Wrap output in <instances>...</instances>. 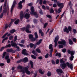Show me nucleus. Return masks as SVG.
Listing matches in <instances>:
<instances>
[{
  "label": "nucleus",
  "instance_id": "obj_19",
  "mask_svg": "<svg viewBox=\"0 0 77 77\" xmlns=\"http://www.w3.org/2000/svg\"><path fill=\"white\" fill-rule=\"evenodd\" d=\"M25 17L26 18V19H28V18L30 17V14L26 13L25 15Z\"/></svg>",
  "mask_w": 77,
  "mask_h": 77
},
{
  "label": "nucleus",
  "instance_id": "obj_40",
  "mask_svg": "<svg viewBox=\"0 0 77 77\" xmlns=\"http://www.w3.org/2000/svg\"><path fill=\"white\" fill-rule=\"evenodd\" d=\"M69 5L70 6L71 9H72V4H71V2H69Z\"/></svg>",
  "mask_w": 77,
  "mask_h": 77
},
{
  "label": "nucleus",
  "instance_id": "obj_60",
  "mask_svg": "<svg viewBox=\"0 0 77 77\" xmlns=\"http://www.w3.org/2000/svg\"><path fill=\"white\" fill-rule=\"evenodd\" d=\"M32 41H35L36 40V39L35 38H33V37L31 38Z\"/></svg>",
  "mask_w": 77,
  "mask_h": 77
},
{
  "label": "nucleus",
  "instance_id": "obj_5",
  "mask_svg": "<svg viewBox=\"0 0 77 77\" xmlns=\"http://www.w3.org/2000/svg\"><path fill=\"white\" fill-rule=\"evenodd\" d=\"M30 27V26L29 25H27L26 28H25L24 27L22 28V29L23 31H24V30L26 29V31L27 33H31V31H29V29Z\"/></svg>",
  "mask_w": 77,
  "mask_h": 77
},
{
  "label": "nucleus",
  "instance_id": "obj_3",
  "mask_svg": "<svg viewBox=\"0 0 77 77\" xmlns=\"http://www.w3.org/2000/svg\"><path fill=\"white\" fill-rule=\"evenodd\" d=\"M31 12H30V14L31 15H35V17L36 18H38V15L35 12V10L34 9V7L32 6L31 7Z\"/></svg>",
  "mask_w": 77,
  "mask_h": 77
},
{
  "label": "nucleus",
  "instance_id": "obj_25",
  "mask_svg": "<svg viewBox=\"0 0 77 77\" xmlns=\"http://www.w3.org/2000/svg\"><path fill=\"white\" fill-rule=\"evenodd\" d=\"M48 76L50 77L51 75V73L50 72H48L47 73Z\"/></svg>",
  "mask_w": 77,
  "mask_h": 77
},
{
  "label": "nucleus",
  "instance_id": "obj_32",
  "mask_svg": "<svg viewBox=\"0 0 77 77\" xmlns=\"http://www.w3.org/2000/svg\"><path fill=\"white\" fill-rule=\"evenodd\" d=\"M14 39V36L12 35L10 36L9 37V39L10 40H12Z\"/></svg>",
  "mask_w": 77,
  "mask_h": 77
},
{
  "label": "nucleus",
  "instance_id": "obj_44",
  "mask_svg": "<svg viewBox=\"0 0 77 77\" xmlns=\"http://www.w3.org/2000/svg\"><path fill=\"white\" fill-rule=\"evenodd\" d=\"M68 30L69 32H71V29H72V28L71 27V26H69L68 27Z\"/></svg>",
  "mask_w": 77,
  "mask_h": 77
},
{
  "label": "nucleus",
  "instance_id": "obj_28",
  "mask_svg": "<svg viewBox=\"0 0 77 77\" xmlns=\"http://www.w3.org/2000/svg\"><path fill=\"white\" fill-rule=\"evenodd\" d=\"M11 47V44H9L8 45H6L5 46V48H10Z\"/></svg>",
  "mask_w": 77,
  "mask_h": 77
},
{
  "label": "nucleus",
  "instance_id": "obj_55",
  "mask_svg": "<svg viewBox=\"0 0 77 77\" xmlns=\"http://www.w3.org/2000/svg\"><path fill=\"white\" fill-rule=\"evenodd\" d=\"M65 12H64L63 14H62L61 17L60 18V19L62 18V17H63V15H64V14H65Z\"/></svg>",
  "mask_w": 77,
  "mask_h": 77
},
{
  "label": "nucleus",
  "instance_id": "obj_45",
  "mask_svg": "<svg viewBox=\"0 0 77 77\" xmlns=\"http://www.w3.org/2000/svg\"><path fill=\"white\" fill-rule=\"evenodd\" d=\"M10 62H11L10 59H8L7 60V63H10Z\"/></svg>",
  "mask_w": 77,
  "mask_h": 77
},
{
  "label": "nucleus",
  "instance_id": "obj_21",
  "mask_svg": "<svg viewBox=\"0 0 77 77\" xmlns=\"http://www.w3.org/2000/svg\"><path fill=\"white\" fill-rule=\"evenodd\" d=\"M64 32H65L66 33H69V31L68 30V28H65L64 29Z\"/></svg>",
  "mask_w": 77,
  "mask_h": 77
},
{
  "label": "nucleus",
  "instance_id": "obj_17",
  "mask_svg": "<svg viewBox=\"0 0 77 77\" xmlns=\"http://www.w3.org/2000/svg\"><path fill=\"white\" fill-rule=\"evenodd\" d=\"M22 53L24 55H28V54H27L26 53V49H24L23 50L22 52Z\"/></svg>",
  "mask_w": 77,
  "mask_h": 77
},
{
  "label": "nucleus",
  "instance_id": "obj_10",
  "mask_svg": "<svg viewBox=\"0 0 77 77\" xmlns=\"http://www.w3.org/2000/svg\"><path fill=\"white\" fill-rule=\"evenodd\" d=\"M42 41V39H40L38 42H37L36 43L35 45V46H34V49L36 47V45H40L41 44V42Z\"/></svg>",
  "mask_w": 77,
  "mask_h": 77
},
{
  "label": "nucleus",
  "instance_id": "obj_38",
  "mask_svg": "<svg viewBox=\"0 0 77 77\" xmlns=\"http://www.w3.org/2000/svg\"><path fill=\"white\" fill-rule=\"evenodd\" d=\"M7 35H8V33L7 32L2 37V38H5V37H6V36Z\"/></svg>",
  "mask_w": 77,
  "mask_h": 77
},
{
  "label": "nucleus",
  "instance_id": "obj_41",
  "mask_svg": "<svg viewBox=\"0 0 77 77\" xmlns=\"http://www.w3.org/2000/svg\"><path fill=\"white\" fill-rule=\"evenodd\" d=\"M59 48H63V46L62 45H59Z\"/></svg>",
  "mask_w": 77,
  "mask_h": 77
},
{
  "label": "nucleus",
  "instance_id": "obj_14",
  "mask_svg": "<svg viewBox=\"0 0 77 77\" xmlns=\"http://www.w3.org/2000/svg\"><path fill=\"white\" fill-rule=\"evenodd\" d=\"M56 71L58 74H59V73H60V74H62V73L63 72V71L61 69H57Z\"/></svg>",
  "mask_w": 77,
  "mask_h": 77
},
{
  "label": "nucleus",
  "instance_id": "obj_29",
  "mask_svg": "<svg viewBox=\"0 0 77 77\" xmlns=\"http://www.w3.org/2000/svg\"><path fill=\"white\" fill-rule=\"evenodd\" d=\"M15 32V30L14 29H13L10 31V32L11 33H14V32Z\"/></svg>",
  "mask_w": 77,
  "mask_h": 77
},
{
  "label": "nucleus",
  "instance_id": "obj_47",
  "mask_svg": "<svg viewBox=\"0 0 77 77\" xmlns=\"http://www.w3.org/2000/svg\"><path fill=\"white\" fill-rule=\"evenodd\" d=\"M54 12V10L53 9L51 8V11H50V13L51 14H52Z\"/></svg>",
  "mask_w": 77,
  "mask_h": 77
},
{
  "label": "nucleus",
  "instance_id": "obj_59",
  "mask_svg": "<svg viewBox=\"0 0 77 77\" xmlns=\"http://www.w3.org/2000/svg\"><path fill=\"white\" fill-rule=\"evenodd\" d=\"M46 16L48 18H51V17L50 15H47Z\"/></svg>",
  "mask_w": 77,
  "mask_h": 77
},
{
  "label": "nucleus",
  "instance_id": "obj_13",
  "mask_svg": "<svg viewBox=\"0 0 77 77\" xmlns=\"http://www.w3.org/2000/svg\"><path fill=\"white\" fill-rule=\"evenodd\" d=\"M24 17V14H23V11H21L20 12V18L21 20H22L23 18Z\"/></svg>",
  "mask_w": 77,
  "mask_h": 77
},
{
  "label": "nucleus",
  "instance_id": "obj_53",
  "mask_svg": "<svg viewBox=\"0 0 77 77\" xmlns=\"http://www.w3.org/2000/svg\"><path fill=\"white\" fill-rule=\"evenodd\" d=\"M48 25V23H45L44 24V28H45L46 27H47V26Z\"/></svg>",
  "mask_w": 77,
  "mask_h": 77
},
{
  "label": "nucleus",
  "instance_id": "obj_49",
  "mask_svg": "<svg viewBox=\"0 0 77 77\" xmlns=\"http://www.w3.org/2000/svg\"><path fill=\"white\" fill-rule=\"evenodd\" d=\"M53 30H54V29H52L50 32L49 33V35H50L52 33H53Z\"/></svg>",
  "mask_w": 77,
  "mask_h": 77
},
{
  "label": "nucleus",
  "instance_id": "obj_18",
  "mask_svg": "<svg viewBox=\"0 0 77 77\" xmlns=\"http://www.w3.org/2000/svg\"><path fill=\"white\" fill-rule=\"evenodd\" d=\"M49 49H50L51 50L50 51H53V45L51 44H50L49 46Z\"/></svg>",
  "mask_w": 77,
  "mask_h": 77
},
{
  "label": "nucleus",
  "instance_id": "obj_2",
  "mask_svg": "<svg viewBox=\"0 0 77 77\" xmlns=\"http://www.w3.org/2000/svg\"><path fill=\"white\" fill-rule=\"evenodd\" d=\"M67 52L69 54H71V57H69L70 60H73L74 59V54L75 53V51H71L69 50H68Z\"/></svg>",
  "mask_w": 77,
  "mask_h": 77
},
{
  "label": "nucleus",
  "instance_id": "obj_43",
  "mask_svg": "<svg viewBox=\"0 0 77 77\" xmlns=\"http://www.w3.org/2000/svg\"><path fill=\"white\" fill-rule=\"evenodd\" d=\"M31 57L32 58V59H36V57L35 55H31Z\"/></svg>",
  "mask_w": 77,
  "mask_h": 77
},
{
  "label": "nucleus",
  "instance_id": "obj_27",
  "mask_svg": "<svg viewBox=\"0 0 77 77\" xmlns=\"http://www.w3.org/2000/svg\"><path fill=\"white\" fill-rule=\"evenodd\" d=\"M38 71L41 74H44V72H42V70L41 69H39L38 70Z\"/></svg>",
  "mask_w": 77,
  "mask_h": 77
},
{
  "label": "nucleus",
  "instance_id": "obj_56",
  "mask_svg": "<svg viewBox=\"0 0 77 77\" xmlns=\"http://www.w3.org/2000/svg\"><path fill=\"white\" fill-rule=\"evenodd\" d=\"M59 60L57 59L56 61V64H58V63H59Z\"/></svg>",
  "mask_w": 77,
  "mask_h": 77
},
{
  "label": "nucleus",
  "instance_id": "obj_12",
  "mask_svg": "<svg viewBox=\"0 0 77 77\" xmlns=\"http://www.w3.org/2000/svg\"><path fill=\"white\" fill-rule=\"evenodd\" d=\"M15 3H16V2H15V1L14 2L12 5L11 6V13H12V11H13V9H14V8L15 7Z\"/></svg>",
  "mask_w": 77,
  "mask_h": 77
},
{
  "label": "nucleus",
  "instance_id": "obj_35",
  "mask_svg": "<svg viewBox=\"0 0 77 77\" xmlns=\"http://www.w3.org/2000/svg\"><path fill=\"white\" fill-rule=\"evenodd\" d=\"M8 39V38L7 37H5V38L3 39L2 41V43H4V42L5 41V40H7Z\"/></svg>",
  "mask_w": 77,
  "mask_h": 77
},
{
  "label": "nucleus",
  "instance_id": "obj_39",
  "mask_svg": "<svg viewBox=\"0 0 77 77\" xmlns=\"http://www.w3.org/2000/svg\"><path fill=\"white\" fill-rule=\"evenodd\" d=\"M49 55V54H48V53L47 54H46L45 56V59H47V58H48V57Z\"/></svg>",
  "mask_w": 77,
  "mask_h": 77
},
{
  "label": "nucleus",
  "instance_id": "obj_6",
  "mask_svg": "<svg viewBox=\"0 0 77 77\" xmlns=\"http://www.w3.org/2000/svg\"><path fill=\"white\" fill-rule=\"evenodd\" d=\"M59 36H57L55 38L54 41V42H55V47H56L57 45V42L58 40H59Z\"/></svg>",
  "mask_w": 77,
  "mask_h": 77
},
{
  "label": "nucleus",
  "instance_id": "obj_4",
  "mask_svg": "<svg viewBox=\"0 0 77 77\" xmlns=\"http://www.w3.org/2000/svg\"><path fill=\"white\" fill-rule=\"evenodd\" d=\"M60 63H63L60 64V66L62 69H64L66 66V63H65V61L63 60L62 59L60 60Z\"/></svg>",
  "mask_w": 77,
  "mask_h": 77
},
{
  "label": "nucleus",
  "instance_id": "obj_16",
  "mask_svg": "<svg viewBox=\"0 0 77 77\" xmlns=\"http://www.w3.org/2000/svg\"><path fill=\"white\" fill-rule=\"evenodd\" d=\"M22 62L24 63H26L28 61V59L26 57L24 58L23 59H22Z\"/></svg>",
  "mask_w": 77,
  "mask_h": 77
},
{
  "label": "nucleus",
  "instance_id": "obj_42",
  "mask_svg": "<svg viewBox=\"0 0 77 77\" xmlns=\"http://www.w3.org/2000/svg\"><path fill=\"white\" fill-rule=\"evenodd\" d=\"M22 66L20 65L18 66H17V68L19 69H22Z\"/></svg>",
  "mask_w": 77,
  "mask_h": 77
},
{
  "label": "nucleus",
  "instance_id": "obj_64",
  "mask_svg": "<svg viewBox=\"0 0 77 77\" xmlns=\"http://www.w3.org/2000/svg\"><path fill=\"white\" fill-rule=\"evenodd\" d=\"M52 64H54L56 63V62H55V61H54V60H52Z\"/></svg>",
  "mask_w": 77,
  "mask_h": 77
},
{
  "label": "nucleus",
  "instance_id": "obj_30",
  "mask_svg": "<svg viewBox=\"0 0 77 77\" xmlns=\"http://www.w3.org/2000/svg\"><path fill=\"white\" fill-rule=\"evenodd\" d=\"M34 34L35 38H38V34L37 33V32H35Z\"/></svg>",
  "mask_w": 77,
  "mask_h": 77
},
{
  "label": "nucleus",
  "instance_id": "obj_51",
  "mask_svg": "<svg viewBox=\"0 0 77 77\" xmlns=\"http://www.w3.org/2000/svg\"><path fill=\"white\" fill-rule=\"evenodd\" d=\"M17 40V36H15L14 37V42H15Z\"/></svg>",
  "mask_w": 77,
  "mask_h": 77
},
{
  "label": "nucleus",
  "instance_id": "obj_8",
  "mask_svg": "<svg viewBox=\"0 0 77 77\" xmlns=\"http://www.w3.org/2000/svg\"><path fill=\"white\" fill-rule=\"evenodd\" d=\"M22 1H20L19 3L18 4L19 6L18 7L20 9H21L23 8V5L21 4L22 3L24 2V0H22Z\"/></svg>",
  "mask_w": 77,
  "mask_h": 77
},
{
  "label": "nucleus",
  "instance_id": "obj_7",
  "mask_svg": "<svg viewBox=\"0 0 77 77\" xmlns=\"http://www.w3.org/2000/svg\"><path fill=\"white\" fill-rule=\"evenodd\" d=\"M61 42L59 41L58 42V43L59 44H63L64 45H66V42L64 40L61 39Z\"/></svg>",
  "mask_w": 77,
  "mask_h": 77
},
{
  "label": "nucleus",
  "instance_id": "obj_23",
  "mask_svg": "<svg viewBox=\"0 0 77 77\" xmlns=\"http://www.w3.org/2000/svg\"><path fill=\"white\" fill-rule=\"evenodd\" d=\"M35 51H36V52H37V53H41V50L39 49V48H37L35 49Z\"/></svg>",
  "mask_w": 77,
  "mask_h": 77
},
{
  "label": "nucleus",
  "instance_id": "obj_37",
  "mask_svg": "<svg viewBox=\"0 0 77 77\" xmlns=\"http://www.w3.org/2000/svg\"><path fill=\"white\" fill-rule=\"evenodd\" d=\"M52 53H53V51H50V54L49 55V56L51 57H52Z\"/></svg>",
  "mask_w": 77,
  "mask_h": 77
},
{
  "label": "nucleus",
  "instance_id": "obj_31",
  "mask_svg": "<svg viewBox=\"0 0 77 77\" xmlns=\"http://www.w3.org/2000/svg\"><path fill=\"white\" fill-rule=\"evenodd\" d=\"M69 44H70V45H72V44H73V43L72 42V41L71 40V39H69Z\"/></svg>",
  "mask_w": 77,
  "mask_h": 77
},
{
  "label": "nucleus",
  "instance_id": "obj_62",
  "mask_svg": "<svg viewBox=\"0 0 77 77\" xmlns=\"http://www.w3.org/2000/svg\"><path fill=\"white\" fill-rule=\"evenodd\" d=\"M73 41V42H76V38H74Z\"/></svg>",
  "mask_w": 77,
  "mask_h": 77
},
{
  "label": "nucleus",
  "instance_id": "obj_15",
  "mask_svg": "<svg viewBox=\"0 0 77 77\" xmlns=\"http://www.w3.org/2000/svg\"><path fill=\"white\" fill-rule=\"evenodd\" d=\"M11 43H12L11 45L12 47H17V44L13 42V41H11Z\"/></svg>",
  "mask_w": 77,
  "mask_h": 77
},
{
  "label": "nucleus",
  "instance_id": "obj_54",
  "mask_svg": "<svg viewBox=\"0 0 77 77\" xmlns=\"http://www.w3.org/2000/svg\"><path fill=\"white\" fill-rule=\"evenodd\" d=\"M19 45H20L21 47H24V45L21 44H19Z\"/></svg>",
  "mask_w": 77,
  "mask_h": 77
},
{
  "label": "nucleus",
  "instance_id": "obj_52",
  "mask_svg": "<svg viewBox=\"0 0 77 77\" xmlns=\"http://www.w3.org/2000/svg\"><path fill=\"white\" fill-rule=\"evenodd\" d=\"M32 53L33 54H34V55H36V52L35 51H32Z\"/></svg>",
  "mask_w": 77,
  "mask_h": 77
},
{
  "label": "nucleus",
  "instance_id": "obj_34",
  "mask_svg": "<svg viewBox=\"0 0 77 77\" xmlns=\"http://www.w3.org/2000/svg\"><path fill=\"white\" fill-rule=\"evenodd\" d=\"M61 9H62V8H60L58 10V14H60V12H61Z\"/></svg>",
  "mask_w": 77,
  "mask_h": 77
},
{
  "label": "nucleus",
  "instance_id": "obj_61",
  "mask_svg": "<svg viewBox=\"0 0 77 77\" xmlns=\"http://www.w3.org/2000/svg\"><path fill=\"white\" fill-rule=\"evenodd\" d=\"M62 51L63 53H65L66 52V49H64L62 50Z\"/></svg>",
  "mask_w": 77,
  "mask_h": 77
},
{
  "label": "nucleus",
  "instance_id": "obj_26",
  "mask_svg": "<svg viewBox=\"0 0 77 77\" xmlns=\"http://www.w3.org/2000/svg\"><path fill=\"white\" fill-rule=\"evenodd\" d=\"M6 52H5L3 54V56L2 57V58L3 59H4L5 58V55H6Z\"/></svg>",
  "mask_w": 77,
  "mask_h": 77
},
{
  "label": "nucleus",
  "instance_id": "obj_24",
  "mask_svg": "<svg viewBox=\"0 0 77 77\" xmlns=\"http://www.w3.org/2000/svg\"><path fill=\"white\" fill-rule=\"evenodd\" d=\"M30 63L31 65V68H33V62H32V61H30Z\"/></svg>",
  "mask_w": 77,
  "mask_h": 77
},
{
  "label": "nucleus",
  "instance_id": "obj_9",
  "mask_svg": "<svg viewBox=\"0 0 77 77\" xmlns=\"http://www.w3.org/2000/svg\"><path fill=\"white\" fill-rule=\"evenodd\" d=\"M66 64L68 66V68H70L71 69H72V68H73V66H72V64H71L70 65L69 63L68 62L66 63Z\"/></svg>",
  "mask_w": 77,
  "mask_h": 77
},
{
  "label": "nucleus",
  "instance_id": "obj_36",
  "mask_svg": "<svg viewBox=\"0 0 77 77\" xmlns=\"http://www.w3.org/2000/svg\"><path fill=\"white\" fill-rule=\"evenodd\" d=\"M29 46L30 48H32L34 46V44L32 43H30L29 44Z\"/></svg>",
  "mask_w": 77,
  "mask_h": 77
},
{
  "label": "nucleus",
  "instance_id": "obj_58",
  "mask_svg": "<svg viewBox=\"0 0 77 77\" xmlns=\"http://www.w3.org/2000/svg\"><path fill=\"white\" fill-rule=\"evenodd\" d=\"M47 1H46L45 0L43 2V3L44 4V5H45L47 3Z\"/></svg>",
  "mask_w": 77,
  "mask_h": 77
},
{
  "label": "nucleus",
  "instance_id": "obj_22",
  "mask_svg": "<svg viewBox=\"0 0 77 77\" xmlns=\"http://www.w3.org/2000/svg\"><path fill=\"white\" fill-rule=\"evenodd\" d=\"M13 50L12 48H11L10 49H8L7 50V52H8L9 53H11V52H12Z\"/></svg>",
  "mask_w": 77,
  "mask_h": 77
},
{
  "label": "nucleus",
  "instance_id": "obj_57",
  "mask_svg": "<svg viewBox=\"0 0 77 77\" xmlns=\"http://www.w3.org/2000/svg\"><path fill=\"white\" fill-rule=\"evenodd\" d=\"M9 57L8 56H7L5 57V59H6V60H7L8 59H9Z\"/></svg>",
  "mask_w": 77,
  "mask_h": 77
},
{
  "label": "nucleus",
  "instance_id": "obj_63",
  "mask_svg": "<svg viewBox=\"0 0 77 77\" xmlns=\"http://www.w3.org/2000/svg\"><path fill=\"white\" fill-rule=\"evenodd\" d=\"M15 19H11V23L10 24H12V23L13 22H14V21H15Z\"/></svg>",
  "mask_w": 77,
  "mask_h": 77
},
{
  "label": "nucleus",
  "instance_id": "obj_50",
  "mask_svg": "<svg viewBox=\"0 0 77 77\" xmlns=\"http://www.w3.org/2000/svg\"><path fill=\"white\" fill-rule=\"evenodd\" d=\"M21 62H23V60H22V59H21L20 60H19V61H18L17 62V63H20Z\"/></svg>",
  "mask_w": 77,
  "mask_h": 77
},
{
  "label": "nucleus",
  "instance_id": "obj_48",
  "mask_svg": "<svg viewBox=\"0 0 77 77\" xmlns=\"http://www.w3.org/2000/svg\"><path fill=\"white\" fill-rule=\"evenodd\" d=\"M29 39H32L33 38V35L31 34L29 35Z\"/></svg>",
  "mask_w": 77,
  "mask_h": 77
},
{
  "label": "nucleus",
  "instance_id": "obj_1",
  "mask_svg": "<svg viewBox=\"0 0 77 77\" xmlns=\"http://www.w3.org/2000/svg\"><path fill=\"white\" fill-rule=\"evenodd\" d=\"M28 68L29 67L28 66H27V67H25L24 69L21 70L20 72L23 73H26V74L29 75V74H30V72L29 71Z\"/></svg>",
  "mask_w": 77,
  "mask_h": 77
},
{
  "label": "nucleus",
  "instance_id": "obj_46",
  "mask_svg": "<svg viewBox=\"0 0 77 77\" xmlns=\"http://www.w3.org/2000/svg\"><path fill=\"white\" fill-rule=\"evenodd\" d=\"M39 12L41 15H43V12H42V10L40 9Z\"/></svg>",
  "mask_w": 77,
  "mask_h": 77
},
{
  "label": "nucleus",
  "instance_id": "obj_11",
  "mask_svg": "<svg viewBox=\"0 0 77 77\" xmlns=\"http://www.w3.org/2000/svg\"><path fill=\"white\" fill-rule=\"evenodd\" d=\"M59 2H57V5L59 7H60L61 8H63V3H59Z\"/></svg>",
  "mask_w": 77,
  "mask_h": 77
},
{
  "label": "nucleus",
  "instance_id": "obj_33",
  "mask_svg": "<svg viewBox=\"0 0 77 77\" xmlns=\"http://www.w3.org/2000/svg\"><path fill=\"white\" fill-rule=\"evenodd\" d=\"M56 56H58L59 57H60L61 56V54H60V53H57L56 54Z\"/></svg>",
  "mask_w": 77,
  "mask_h": 77
},
{
  "label": "nucleus",
  "instance_id": "obj_20",
  "mask_svg": "<svg viewBox=\"0 0 77 77\" xmlns=\"http://www.w3.org/2000/svg\"><path fill=\"white\" fill-rule=\"evenodd\" d=\"M20 22V20L19 19H17L14 22V23L15 24H18V23H19V22Z\"/></svg>",
  "mask_w": 77,
  "mask_h": 77
}]
</instances>
